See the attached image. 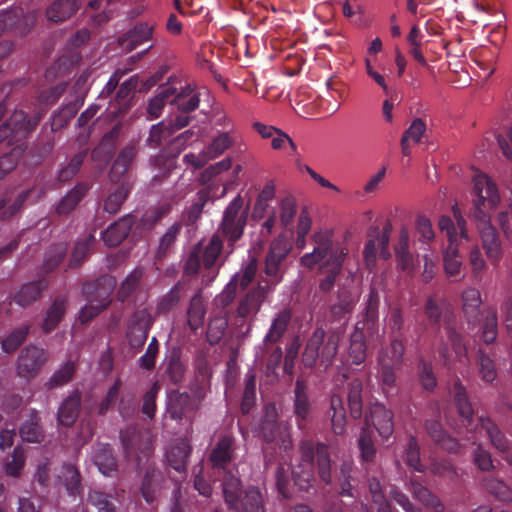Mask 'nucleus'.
Masks as SVG:
<instances>
[{
  "instance_id": "nucleus-61",
  "label": "nucleus",
  "mask_w": 512,
  "mask_h": 512,
  "mask_svg": "<svg viewBox=\"0 0 512 512\" xmlns=\"http://www.w3.org/2000/svg\"><path fill=\"white\" fill-rule=\"evenodd\" d=\"M95 243L94 233H89L84 238L79 239L72 252L70 266L80 265L89 255L91 247Z\"/></svg>"
},
{
  "instance_id": "nucleus-1",
  "label": "nucleus",
  "mask_w": 512,
  "mask_h": 512,
  "mask_svg": "<svg viewBox=\"0 0 512 512\" xmlns=\"http://www.w3.org/2000/svg\"><path fill=\"white\" fill-rule=\"evenodd\" d=\"M311 240L314 245L313 251L304 254L300 261L309 269L318 265L319 271L324 274L319 283V290L327 293L334 288L336 279L342 272L348 248L343 243L335 242L333 232L330 230L315 232Z\"/></svg>"
},
{
  "instance_id": "nucleus-43",
  "label": "nucleus",
  "mask_w": 512,
  "mask_h": 512,
  "mask_svg": "<svg viewBox=\"0 0 512 512\" xmlns=\"http://www.w3.org/2000/svg\"><path fill=\"white\" fill-rule=\"evenodd\" d=\"M206 307L201 292L196 293L190 300L187 311L188 326L192 331H197L204 324Z\"/></svg>"
},
{
  "instance_id": "nucleus-37",
  "label": "nucleus",
  "mask_w": 512,
  "mask_h": 512,
  "mask_svg": "<svg viewBox=\"0 0 512 512\" xmlns=\"http://www.w3.org/2000/svg\"><path fill=\"white\" fill-rule=\"evenodd\" d=\"M90 189V185L85 182L77 183L59 202L56 207L58 215H68L71 213L85 197Z\"/></svg>"
},
{
  "instance_id": "nucleus-62",
  "label": "nucleus",
  "mask_w": 512,
  "mask_h": 512,
  "mask_svg": "<svg viewBox=\"0 0 512 512\" xmlns=\"http://www.w3.org/2000/svg\"><path fill=\"white\" fill-rule=\"evenodd\" d=\"M358 447L360 450L361 458L366 463L374 461L376 456V447L372 438V432L369 427L362 428L358 439Z\"/></svg>"
},
{
  "instance_id": "nucleus-21",
  "label": "nucleus",
  "mask_w": 512,
  "mask_h": 512,
  "mask_svg": "<svg viewBox=\"0 0 512 512\" xmlns=\"http://www.w3.org/2000/svg\"><path fill=\"white\" fill-rule=\"evenodd\" d=\"M475 429H481L484 431L491 446L501 453L503 457L508 455V453H512V441L490 417L483 415L479 416Z\"/></svg>"
},
{
  "instance_id": "nucleus-19",
  "label": "nucleus",
  "mask_w": 512,
  "mask_h": 512,
  "mask_svg": "<svg viewBox=\"0 0 512 512\" xmlns=\"http://www.w3.org/2000/svg\"><path fill=\"white\" fill-rule=\"evenodd\" d=\"M198 409L199 403L186 392L172 391L168 396L166 411L173 420L189 419L192 422V417Z\"/></svg>"
},
{
  "instance_id": "nucleus-11",
  "label": "nucleus",
  "mask_w": 512,
  "mask_h": 512,
  "mask_svg": "<svg viewBox=\"0 0 512 512\" xmlns=\"http://www.w3.org/2000/svg\"><path fill=\"white\" fill-rule=\"evenodd\" d=\"M291 245L283 238L278 237L270 244L269 250L265 256L263 271L265 274L267 290L275 287L282 281L283 275L286 271V258L290 253Z\"/></svg>"
},
{
  "instance_id": "nucleus-27",
  "label": "nucleus",
  "mask_w": 512,
  "mask_h": 512,
  "mask_svg": "<svg viewBox=\"0 0 512 512\" xmlns=\"http://www.w3.org/2000/svg\"><path fill=\"white\" fill-rule=\"evenodd\" d=\"M136 218L132 214H127L118 221L111 224L103 233L102 239L108 246L115 247L120 245L129 235Z\"/></svg>"
},
{
  "instance_id": "nucleus-42",
  "label": "nucleus",
  "mask_w": 512,
  "mask_h": 512,
  "mask_svg": "<svg viewBox=\"0 0 512 512\" xmlns=\"http://www.w3.org/2000/svg\"><path fill=\"white\" fill-rule=\"evenodd\" d=\"M331 423L335 434L342 435L346 429V409L340 395L333 394L330 398Z\"/></svg>"
},
{
  "instance_id": "nucleus-25",
  "label": "nucleus",
  "mask_w": 512,
  "mask_h": 512,
  "mask_svg": "<svg viewBox=\"0 0 512 512\" xmlns=\"http://www.w3.org/2000/svg\"><path fill=\"white\" fill-rule=\"evenodd\" d=\"M453 405L460 416L464 426L470 427L473 423L474 409L468 395L466 387L461 380L457 378L451 390Z\"/></svg>"
},
{
  "instance_id": "nucleus-29",
  "label": "nucleus",
  "mask_w": 512,
  "mask_h": 512,
  "mask_svg": "<svg viewBox=\"0 0 512 512\" xmlns=\"http://www.w3.org/2000/svg\"><path fill=\"white\" fill-rule=\"evenodd\" d=\"M223 237L220 234H214L209 242L202 246V263L205 270L213 274V277L218 273L220 265L218 259L224 250Z\"/></svg>"
},
{
  "instance_id": "nucleus-6",
  "label": "nucleus",
  "mask_w": 512,
  "mask_h": 512,
  "mask_svg": "<svg viewBox=\"0 0 512 512\" xmlns=\"http://www.w3.org/2000/svg\"><path fill=\"white\" fill-rule=\"evenodd\" d=\"M424 313L431 325L439 326L444 321L447 340L457 360L461 363L467 359V348L462 335L455 328V313L451 305L443 298L430 295L424 305Z\"/></svg>"
},
{
  "instance_id": "nucleus-15",
  "label": "nucleus",
  "mask_w": 512,
  "mask_h": 512,
  "mask_svg": "<svg viewBox=\"0 0 512 512\" xmlns=\"http://www.w3.org/2000/svg\"><path fill=\"white\" fill-rule=\"evenodd\" d=\"M392 226L387 223L383 230L380 231L379 227L372 226L368 230L369 240L365 244L363 256L367 268L372 269L376 263L377 251L380 250V257L387 260L390 257L388 250L389 237Z\"/></svg>"
},
{
  "instance_id": "nucleus-20",
  "label": "nucleus",
  "mask_w": 512,
  "mask_h": 512,
  "mask_svg": "<svg viewBox=\"0 0 512 512\" xmlns=\"http://www.w3.org/2000/svg\"><path fill=\"white\" fill-rule=\"evenodd\" d=\"M269 290L263 285L248 290L240 297L235 311V316L240 319H249L252 321L261 309L266 294Z\"/></svg>"
},
{
  "instance_id": "nucleus-58",
  "label": "nucleus",
  "mask_w": 512,
  "mask_h": 512,
  "mask_svg": "<svg viewBox=\"0 0 512 512\" xmlns=\"http://www.w3.org/2000/svg\"><path fill=\"white\" fill-rule=\"evenodd\" d=\"M30 332V325H22L15 328L5 339L2 340L1 346L5 353L16 351L26 340Z\"/></svg>"
},
{
  "instance_id": "nucleus-7",
  "label": "nucleus",
  "mask_w": 512,
  "mask_h": 512,
  "mask_svg": "<svg viewBox=\"0 0 512 512\" xmlns=\"http://www.w3.org/2000/svg\"><path fill=\"white\" fill-rule=\"evenodd\" d=\"M340 340L339 330L326 333L323 328L317 327L306 342L302 354L304 366L312 368L320 361V364L327 369L333 363Z\"/></svg>"
},
{
  "instance_id": "nucleus-2",
  "label": "nucleus",
  "mask_w": 512,
  "mask_h": 512,
  "mask_svg": "<svg viewBox=\"0 0 512 512\" xmlns=\"http://www.w3.org/2000/svg\"><path fill=\"white\" fill-rule=\"evenodd\" d=\"M380 295L376 288L369 291L362 314L352 332L343 362L348 365H362L367 357L366 337L373 336L378 330Z\"/></svg>"
},
{
  "instance_id": "nucleus-54",
  "label": "nucleus",
  "mask_w": 512,
  "mask_h": 512,
  "mask_svg": "<svg viewBox=\"0 0 512 512\" xmlns=\"http://www.w3.org/2000/svg\"><path fill=\"white\" fill-rule=\"evenodd\" d=\"M198 139V135L193 129H188L175 138H173L165 149V154L174 160L187 147L190 142Z\"/></svg>"
},
{
  "instance_id": "nucleus-9",
  "label": "nucleus",
  "mask_w": 512,
  "mask_h": 512,
  "mask_svg": "<svg viewBox=\"0 0 512 512\" xmlns=\"http://www.w3.org/2000/svg\"><path fill=\"white\" fill-rule=\"evenodd\" d=\"M405 347L403 341L395 337L390 344L382 347L378 352V378L383 392L386 395L396 390V371L402 367Z\"/></svg>"
},
{
  "instance_id": "nucleus-56",
  "label": "nucleus",
  "mask_w": 512,
  "mask_h": 512,
  "mask_svg": "<svg viewBox=\"0 0 512 512\" xmlns=\"http://www.w3.org/2000/svg\"><path fill=\"white\" fill-rule=\"evenodd\" d=\"M154 324V317L147 308L136 310L130 317L127 329L136 332H144L149 334Z\"/></svg>"
},
{
  "instance_id": "nucleus-55",
  "label": "nucleus",
  "mask_w": 512,
  "mask_h": 512,
  "mask_svg": "<svg viewBox=\"0 0 512 512\" xmlns=\"http://www.w3.org/2000/svg\"><path fill=\"white\" fill-rule=\"evenodd\" d=\"M417 376L421 387L432 392L437 387V377L434 372L433 364L431 361H427L421 358L417 365Z\"/></svg>"
},
{
  "instance_id": "nucleus-36",
  "label": "nucleus",
  "mask_w": 512,
  "mask_h": 512,
  "mask_svg": "<svg viewBox=\"0 0 512 512\" xmlns=\"http://www.w3.org/2000/svg\"><path fill=\"white\" fill-rule=\"evenodd\" d=\"M292 319V312L285 308L278 312L272 320L271 326L264 337V344H275L281 340Z\"/></svg>"
},
{
  "instance_id": "nucleus-49",
  "label": "nucleus",
  "mask_w": 512,
  "mask_h": 512,
  "mask_svg": "<svg viewBox=\"0 0 512 512\" xmlns=\"http://www.w3.org/2000/svg\"><path fill=\"white\" fill-rule=\"evenodd\" d=\"M67 84L65 82L58 83L57 85L50 87L48 89L41 90L36 97V109L33 113L35 115L37 112L43 110L44 114L46 113V108L55 102L64 94L66 91Z\"/></svg>"
},
{
  "instance_id": "nucleus-10",
  "label": "nucleus",
  "mask_w": 512,
  "mask_h": 512,
  "mask_svg": "<svg viewBox=\"0 0 512 512\" xmlns=\"http://www.w3.org/2000/svg\"><path fill=\"white\" fill-rule=\"evenodd\" d=\"M249 207H244L243 198L238 195L225 208L218 233L227 240V253L234 250L235 243L239 241L247 225Z\"/></svg>"
},
{
  "instance_id": "nucleus-39",
  "label": "nucleus",
  "mask_w": 512,
  "mask_h": 512,
  "mask_svg": "<svg viewBox=\"0 0 512 512\" xmlns=\"http://www.w3.org/2000/svg\"><path fill=\"white\" fill-rule=\"evenodd\" d=\"M93 459L94 464L103 475L113 476L117 472V461L110 445H99L95 450Z\"/></svg>"
},
{
  "instance_id": "nucleus-48",
  "label": "nucleus",
  "mask_w": 512,
  "mask_h": 512,
  "mask_svg": "<svg viewBox=\"0 0 512 512\" xmlns=\"http://www.w3.org/2000/svg\"><path fill=\"white\" fill-rule=\"evenodd\" d=\"M130 193V186L121 183L114 191L110 192L103 200V211L111 215L119 212Z\"/></svg>"
},
{
  "instance_id": "nucleus-44",
  "label": "nucleus",
  "mask_w": 512,
  "mask_h": 512,
  "mask_svg": "<svg viewBox=\"0 0 512 512\" xmlns=\"http://www.w3.org/2000/svg\"><path fill=\"white\" fill-rule=\"evenodd\" d=\"M485 490L499 501L512 502V488L503 480L494 476H485L482 479Z\"/></svg>"
},
{
  "instance_id": "nucleus-53",
  "label": "nucleus",
  "mask_w": 512,
  "mask_h": 512,
  "mask_svg": "<svg viewBox=\"0 0 512 512\" xmlns=\"http://www.w3.org/2000/svg\"><path fill=\"white\" fill-rule=\"evenodd\" d=\"M75 371V363L69 360L52 374V376L45 383V386L50 390L62 387L73 379Z\"/></svg>"
},
{
  "instance_id": "nucleus-18",
  "label": "nucleus",
  "mask_w": 512,
  "mask_h": 512,
  "mask_svg": "<svg viewBox=\"0 0 512 512\" xmlns=\"http://www.w3.org/2000/svg\"><path fill=\"white\" fill-rule=\"evenodd\" d=\"M116 287V279L111 275H102L82 285L83 297L91 303H111V294Z\"/></svg>"
},
{
  "instance_id": "nucleus-5",
  "label": "nucleus",
  "mask_w": 512,
  "mask_h": 512,
  "mask_svg": "<svg viewBox=\"0 0 512 512\" xmlns=\"http://www.w3.org/2000/svg\"><path fill=\"white\" fill-rule=\"evenodd\" d=\"M214 477H219L221 480L224 499L230 510L235 512H265L260 490L253 486L248 487L242 497V483L233 470L216 473Z\"/></svg>"
},
{
  "instance_id": "nucleus-32",
  "label": "nucleus",
  "mask_w": 512,
  "mask_h": 512,
  "mask_svg": "<svg viewBox=\"0 0 512 512\" xmlns=\"http://www.w3.org/2000/svg\"><path fill=\"white\" fill-rule=\"evenodd\" d=\"M80 8L78 0H55L46 9L49 21L60 23L72 17Z\"/></svg>"
},
{
  "instance_id": "nucleus-38",
  "label": "nucleus",
  "mask_w": 512,
  "mask_h": 512,
  "mask_svg": "<svg viewBox=\"0 0 512 512\" xmlns=\"http://www.w3.org/2000/svg\"><path fill=\"white\" fill-rule=\"evenodd\" d=\"M67 304L68 298L65 295H59L54 299L42 324L45 333H50L58 326L66 313Z\"/></svg>"
},
{
  "instance_id": "nucleus-57",
  "label": "nucleus",
  "mask_w": 512,
  "mask_h": 512,
  "mask_svg": "<svg viewBox=\"0 0 512 512\" xmlns=\"http://www.w3.org/2000/svg\"><path fill=\"white\" fill-rule=\"evenodd\" d=\"M115 134L111 131L102 138L100 144L92 151V159L104 163L109 162L115 153Z\"/></svg>"
},
{
  "instance_id": "nucleus-33",
  "label": "nucleus",
  "mask_w": 512,
  "mask_h": 512,
  "mask_svg": "<svg viewBox=\"0 0 512 512\" xmlns=\"http://www.w3.org/2000/svg\"><path fill=\"white\" fill-rule=\"evenodd\" d=\"M192 448L187 440H179L166 453L168 465L177 472H184Z\"/></svg>"
},
{
  "instance_id": "nucleus-41",
  "label": "nucleus",
  "mask_w": 512,
  "mask_h": 512,
  "mask_svg": "<svg viewBox=\"0 0 512 512\" xmlns=\"http://www.w3.org/2000/svg\"><path fill=\"white\" fill-rule=\"evenodd\" d=\"M347 389L350 416L354 419H359L363 415V381L359 378H355L348 383Z\"/></svg>"
},
{
  "instance_id": "nucleus-63",
  "label": "nucleus",
  "mask_w": 512,
  "mask_h": 512,
  "mask_svg": "<svg viewBox=\"0 0 512 512\" xmlns=\"http://www.w3.org/2000/svg\"><path fill=\"white\" fill-rule=\"evenodd\" d=\"M477 364L479 366V374L483 381L491 383L496 379L497 370L495 362L481 348L477 352Z\"/></svg>"
},
{
  "instance_id": "nucleus-30",
  "label": "nucleus",
  "mask_w": 512,
  "mask_h": 512,
  "mask_svg": "<svg viewBox=\"0 0 512 512\" xmlns=\"http://www.w3.org/2000/svg\"><path fill=\"white\" fill-rule=\"evenodd\" d=\"M463 313L469 325L476 326L481 319L480 306L482 304L480 291L474 287L465 289L462 293Z\"/></svg>"
},
{
  "instance_id": "nucleus-60",
  "label": "nucleus",
  "mask_w": 512,
  "mask_h": 512,
  "mask_svg": "<svg viewBox=\"0 0 512 512\" xmlns=\"http://www.w3.org/2000/svg\"><path fill=\"white\" fill-rule=\"evenodd\" d=\"M235 138L229 132L220 133L213 138L212 142L205 148L208 158L214 159L224 153L227 149L232 147Z\"/></svg>"
},
{
  "instance_id": "nucleus-40",
  "label": "nucleus",
  "mask_w": 512,
  "mask_h": 512,
  "mask_svg": "<svg viewBox=\"0 0 512 512\" xmlns=\"http://www.w3.org/2000/svg\"><path fill=\"white\" fill-rule=\"evenodd\" d=\"M136 154L137 149L134 145H127L120 151L110 170L109 176L112 182H117L127 173Z\"/></svg>"
},
{
  "instance_id": "nucleus-35",
  "label": "nucleus",
  "mask_w": 512,
  "mask_h": 512,
  "mask_svg": "<svg viewBox=\"0 0 512 512\" xmlns=\"http://www.w3.org/2000/svg\"><path fill=\"white\" fill-rule=\"evenodd\" d=\"M408 489L413 497L426 508L433 512H444L445 506L442 501L420 482L412 479Z\"/></svg>"
},
{
  "instance_id": "nucleus-26",
  "label": "nucleus",
  "mask_w": 512,
  "mask_h": 512,
  "mask_svg": "<svg viewBox=\"0 0 512 512\" xmlns=\"http://www.w3.org/2000/svg\"><path fill=\"white\" fill-rule=\"evenodd\" d=\"M82 405V393L73 390L60 404L57 411V423L63 427H72L78 419Z\"/></svg>"
},
{
  "instance_id": "nucleus-17",
  "label": "nucleus",
  "mask_w": 512,
  "mask_h": 512,
  "mask_svg": "<svg viewBox=\"0 0 512 512\" xmlns=\"http://www.w3.org/2000/svg\"><path fill=\"white\" fill-rule=\"evenodd\" d=\"M236 449L237 445L234 436L225 434L219 437L208 456L213 476H216V473L230 470L228 466L235 458Z\"/></svg>"
},
{
  "instance_id": "nucleus-12",
  "label": "nucleus",
  "mask_w": 512,
  "mask_h": 512,
  "mask_svg": "<svg viewBox=\"0 0 512 512\" xmlns=\"http://www.w3.org/2000/svg\"><path fill=\"white\" fill-rule=\"evenodd\" d=\"M260 434L265 442L275 443L285 452L292 448L289 428L286 424L278 421V412L274 403L265 405Z\"/></svg>"
},
{
  "instance_id": "nucleus-4",
  "label": "nucleus",
  "mask_w": 512,
  "mask_h": 512,
  "mask_svg": "<svg viewBox=\"0 0 512 512\" xmlns=\"http://www.w3.org/2000/svg\"><path fill=\"white\" fill-rule=\"evenodd\" d=\"M453 219L442 215L438 220V227L447 237L448 246L443 252L444 271L450 277H457L461 273L462 260L458 249V237L469 241L467 221L457 205L452 207Z\"/></svg>"
},
{
  "instance_id": "nucleus-34",
  "label": "nucleus",
  "mask_w": 512,
  "mask_h": 512,
  "mask_svg": "<svg viewBox=\"0 0 512 512\" xmlns=\"http://www.w3.org/2000/svg\"><path fill=\"white\" fill-rule=\"evenodd\" d=\"M46 288L47 282L43 279L26 283L14 295L13 301L21 307H28L41 297Z\"/></svg>"
},
{
  "instance_id": "nucleus-59",
  "label": "nucleus",
  "mask_w": 512,
  "mask_h": 512,
  "mask_svg": "<svg viewBox=\"0 0 512 512\" xmlns=\"http://www.w3.org/2000/svg\"><path fill=\"white\" fill-rule=\"evenodd\" d=\"M173 127L166 120H163L155 125H152L149 136L147 138V144L151 147H159L172 135Z\"/></svg>"
},
{
  "instance_id": "nucleus-23",
  "label": "nucleus",
  "mask_w": 512,
  "mask_h": 512,
  "mask_svg": "<svg viewBox=\"0 0 512 512\" xmlns=\"http://www.w3.org/2000/svg\"><path fill=\"white\" fill-rule=\"evenodd\" d=\"M372 424L383 439H388L394 432L393 412L381 403L370 406L369 416H366V425Z\"/></svg>"
},
{
  "instance_id": "nucleus-31",
  "label": "nucleus",
  "mask_w": 512,
  "mask_h": 512,
  "mask_svg": "<svg viewBox=\"0 0 512 512\" xmlns=\"http://www.w3.org/2000/svg\"><path fill=\"white\" fill-rule=\"evenodd\" d=\"M430 438L443 450L449 453H456L459 449L458 441L451 437L436 420H428L425 424Z\"/></svg>"
},
{
  "instance_id": "nucleus-8",
  "label": "nucleus",
  "mask_w": 512,
  "mask_h": 512,
  "mask_svg": "<svg viewBox=\"0 0 512 512\" xmlns=\"http://www.w3.org/2000/svg\"><path fill=\"white\" fill-rule=\"evenodd\" d=\"M43 116V110L31 116L22 110H15L10 118L0 125V144L6 142L8 146H14L12 150L22 153L24 140L35 130Z\"/></svg>"
},
{
  "instance_id": "nucleus-28",
  "label": "nucleus",
  "mask_w": 512,
  "mask_h": 512,
  "mask_svg": "<svg viewBox=\"0 0 512 512\" xmlns=\"http://www.w3.org/2000/svg\"><path fill=\"white\" fill-rule=\"evenodd\" d=\"M410 237L407 228L403 227L399 233V239L395 245V259L398 269L412 275L414 273V257L409 250Z\"/></svg>"
},
{
  "instance_id": "nucleus-45",
  "label": "nucleus",
  "mask_w": 512,
  "mask_h": 512,
  "mask_svg": "<svg viewBox=\"0 0 512 512\" xmlns=\"http://www.w3.org/2000/svg\"><path fill=\"white\" fill-rule=\"evenodd\" d=\"M164 375L173 384H179L184 379L185 366L181 361L180 354L173 351L163 361Z\"/></svg>"
},
{
  "instance_id": "nucleus-46",
  "label": "nucleus",
  "mask_w": 512,
  "mask_h": 512,
  "mask_svg": "<svg viewBox=\"0 0 512 512\" xmlns=\"http://www.w3.org/2000/svg\"><path fill=\"white\" fill-rule=\"evenodd\" d=\"M69 495L76 496L82 491L81 475L79 470L70 463H64L59 475Z\"/></svg>"
},
{
  "instance_id": "nucleus-14",
  "label": "nucleus",
  "mask_w": 512,
  "mask_h": 512,
  "mask_svg": "<svg viewBox=\"0 0 512 512\" xmlns=\"http://www.w3.org/2000/svg\"><path fill=\"white\" fill-rule=\"evenodd\" d=\"M472 221L479 232L482 247L488 260L493 266H497L503 257V248L500 236L491 224L490 214L477 212Z\"/></svg>"
},
{
  "instance_id": "nucleus-16",
  "label": "nucleus",
  "mask_w": 512,
  "mask_h": 512,
  "mask_svg": "<svg viewBox=\"0 0 512 512\" xmlns=\"http://www.w3.org/2000/svg\"><path fill=\"white\" fill-rule=\"evenodd\" d=\"M47 361L46 352L36 345L21 350L16 363V373L27 381L34 379Z\"/></svg>"
},
{
  "instance_id": "nucleus-50",
  "label": "nucleus",
  "mask_w": 512,
  "mask_h": 512,
  "mask_svg": "<svg viewBox=\"0 0 512 512\" xmlns=\"http://www.w3.org/2000/svg\"><path fill=\"white\" fill-rule=\"evenodd\" d=\"M143 275L144 270L141 267H136L127 275L117 290L116 297L120 302H125L136 291Z\"/></svg>"
},
{
  "instance_id": "nucleus-24",
  "label": "nucleus",
  "mask_w": 512,
  "mask_h": 512,
  "mask_svg": "<svg viewBox=\"0 0 512 512\" xmlns=\"http://www.w3.org/2000/svg\"><path fill=\"white\" fill-rule=\"evenodd\" d=\"M154 25L147 22L135 24L130 30L118 38V44L125 51L131 52L142 44L153 39Z\"/></svg>"
},
{
  "instance_id": "nucleus-52",
  "label": "nucleus",
  "mask_w": 512,
  "mask_h": 512,
  "mask_svg": "<svg viewBox=\"0 0 512 512\" xmlns=\"http://www.w3.org/2000/svg\"><path fill=\"white\" fill-rule=\"evenodd\" d=\"M161 489V475L156 471H147L144 475L142 486H141V494L144 500L152 504Z\"/></svg>"
},
{
  "instance_id": "nucleus-64",
  "label": "nucleus",
  "mask_w": 512,
  "mask_h": 512,
  "mask_svg": "<svg viewBox=\"0 0 512 512\" xmlns=\"http://www.w3.org/2000/svg\"><path fill=\"white\" fill-rule=\"evenodd\" d=\"M468 261L473 280L480 282L483 279L485 271L488 269V265L480 251V248L477 245L471 248Z\"/></svg>"
},
{
  "instance_id": "nucleus-51",
  "label": "nucleus",
  "mask_w": 512,
  "mask_h": 512,
  "mask_svg": "<svg viewBox=\"0 0 512 512\" xmlns=\"http://www.w3.org/2000/svg\"><path fill=\"white\" fill-rule=\"evenodd\" d=\"M82 104L83 100L77 97L56 112L51 121L52 131H58L64 127L76 115Z\"/></svg>"
},
{
  "instance_id": "nucleus-22",
  "label": "nucleus",
  "mask_w": 512,
  "mask_h": 512,
  "mask_svg": "<svg viewBox=\"0 0 512 512\" xmlns=\"http://www.w3.org/2000/svg\"><path fill=\"white\" fill-rule=\"evenodd\" d=\"M293 414L298 428L300 430L306 429L312 415V403L309 398L308 387L301 380H297L295 383Z\"/></svg>"
},
{
  "instance_id": "nucleus-3",
  "label": "nucleus",
  "mask_w": 512,
  "mask_h": 512,
  "mask_svg": "<svg viewBox=\"0 0 512 512\" xmlns=\"http://www.w3.org/2000/svg\"><path fill=\"white\" fill-rule=\"evenodd\" d=\"M300 454L299 465L291 471L292 480L300 490L308 491L312 486L315 459L320 479L325 484L331 483V460L327 445L323 443L314 444L312 441L305 440L300 444Z\"/></svg>"
},
{
  "instance_id": "nucleus-13",
  "label": "nucleus",
  "mask_w": 512,
  "mask_h": 512,
  "mask_svg": "<svg viewBox=\"0 0 512 512\" xmlns=\"http://www.w3.org/2000/svg\"><path fill=\"white\" fill-rule=\"evenodd\" d=\"M472 207L469 212L471 219L477 212L489 214V209H494L500 202V196L496 185L485 174H477L473 178Z\"/></svg>"
},
{
  "instance_id": "nucleus-47",
  "label": "nucleus",
  "mask_w": 512,
  "mask_h": 512,
  "mask_svg": "<svg viewBox=\"0 0 512 512\" xmlns=\"http://www.w3.org/2000/svg\"><path fill=\"white\" fill-rule=\"evenodd\" d=\"M176 93V87L172 84L161 85L157 94L150 100L148 104V113L150 116L157 118L160 116L166 103H171V97Z\"/></svg>"
}]
</instances>
